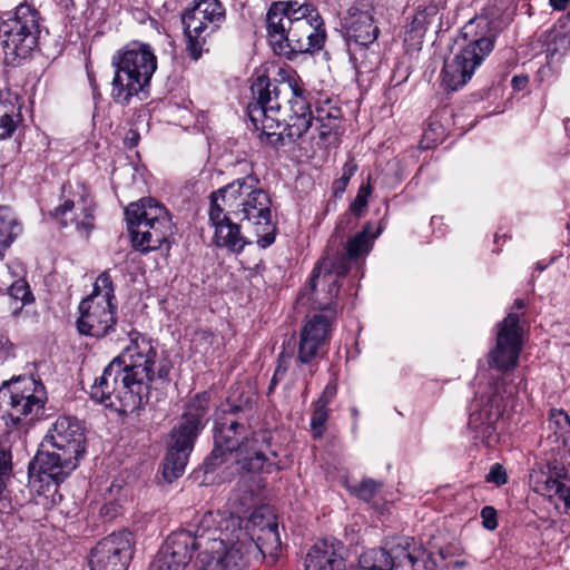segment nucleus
<instances>
[{
	"instance_id": "f257e3e1",
	"label": "nucleus",
	"mask_w": 570,
	"mask_h": 570,
	"mask_svg": "<svg viewBox=\"0 0 570 570\" xmlns=\"http://www.w3.org/2000/svg\"><path fill=\"white\" fill-rule=\"evenodd\" d=\"M271 80L259 76L250 90L255 102L248 106V117L261 140L274 148L293 144L309 134V140L318 148L333 144L341 126V108L326 101L313 115L295 79Z\"/></svg>"
},
{
	"instance_id": "f03ea898",
	"label": "nucleus",
	"mask_w": 570,
	"mask_h": 570,
	"mask_svg": "<svg viewBox=\"0 0 570 570\" xmlns=\"http://www.w3.org/2000/svg\"><path fill=\"white\" fill-rule=\"evenodd\" d=\"M157 350L153 340L137 331L129 343L104 370L91 386V397L119 413L139 409L155 380Z\"/></svg>"
},
{
	"instance_id": "7ed1b4c3",
	"label": "nucleus",
	"mask_w": 570,
	"mask_h": 570,
	"mask_svg": "<svg viewBox=\"0 0 570 570\" xmlns=\"http://www.w3.org/2000/svg\"><path fill=\"white\" fill-rule=\"evenodd\" d=\"M157 350L153 340L137 331L129 343L104 370L91 386V397L119 413L139 409L155 380Z\"/></svg>"
},
{
	"instance_id": "20e7f679",
	"label": "nucleus",
	"mask_w": 570,
	"mask_h": 570,
	"mask_svg": "<svg viewBox=\"0 0 570 570\" xmlns=\"http://www.w3.org/2000/svg\"><path fill=\"white\" fill-rule=\"evenodd\" d=\"M266 22L271 45L278 55L311 52L325 41L324 21L311 3L274 2Z\"/></svg>"
},
{
	"instance_id": "39448f33",
	"label": "nucleus",
	"mask_w": 570,
	"mask_h": 570,
	"mask_svg": "<svg viewBox=\"0 0 570 570\" xmlns=\"http://www.w3.org/2000/svg\"><path fill=\"white\" fill-rule=\"evenodd\" d=\"M42 448L29 469L60 483L78 466L86 451L85 428L76 417L60 416L48 431Z\"/></svg>"
},
{
	"instance_id": "423d86ee",
	"label": "nucleus",
	"mask_w": 570,
	"mask_h": 570,
	"mask_svg": "<svg viewBox=\"0 0 570 570\" xmlns=\"http://www.w3.org/2000/svg\"><path fill=\"white\" fill-rule=\"evenodd\" d=\"M240 223L254 228L257 244L266 248L275 240V225L272 222V200L261 187L258 177L248 174L212 193Z\"/></svg>"
},
{
	"instance_id": "0eeeda50",
	"label": "nucleus",
	"mask_w": 570,
	"mask_h": 570,
	"mask_svg": "<svg viewBox=\"0 0 570 570\" xmlns=\"http://www.w3.org/2000/svg\"><path fill=\"white\" fill-rule=\"evenodd\" d=\"M259 438L263 440L264 434L250 433L246 424L235 419L234 414H225L216 421L214 449L204 463L206 472L230 458L246 472H272L274 464L268 463L264 452L257 448Z\"/></svg>"
},
{
	"instance_id": "6e6552de",
	"label": "nucleus",
	"mask_w": 570,
	"mask_h": 570,
	"mask_svg": "<svg viewBox=\"0 0 570 570\" xmlns=\"http://www.w3.org/2000/svg\"><path fill=\"white\" fill-rule=\"evenodd\" d=\"M116 68L111 97L120 105H128L150 82L157 69V59L149 45L131 42L112 58Z\"/></svg>"
},
{
	"instance_id": "1a4fd4ad",
	"label": "nucleus",
	"mask_w": 570,
	"mask_h": 570,
	"mask_svg": "<svg viewBox=\"0 0 570 570\" xmlns=\"http://www.w3.org/2000/svg\"><path fill=\"white\" fill-rule=\"evenodd\" d=\"M474 28L473 21L466 23L462 37L455 40L451 53L444 58L441 83L449 91L463 87L493 49L494 35H481L474 32Z\"/></svg>"
},
{
	"instance_id": "9d476101",
	"label": "nucleus",
	"mask_w": 570,
	"mask_h": 570,
	"mask_svg": "<svg viewBox=\"0 0 570 570\" xmlns=\"http://www.w3.org/2000/svg\"><path fill=\"white\" fill-rule=\"evenodd\" d=\"M207 412L208 397L206 394L196 395L187 403L178 425L171 430L163 470L168 482L183 475L195 440L205 426Z\"/></svg>"
},
{
	"instance_id": "9b49d317",
	"label": "nucleus",
	"mask_w": 570,
	"mask_h": 570,
	"mask_svg": "<svg viewBox=\"0 0 570 570\" xmlns=\"http://www.w3.org/2000/svg\"><path fill=\"white\" fill-rule=\"evenodd\" d=\"M213 523V513L206 512L193 533L196 540L195 550H199L196 570H244L247 563L234 538L230 533L216 535L217 529H210Z\"/></svg>"
},
{
	"instance_id": "f8f14e48",
	"label": "nucleus",
	"mask_w": 570,
	"mask_h": 570,
	"mask_svg": "<svg viewBox=\"0 0 570 570\" xmlns=\"http://www.w3.org/2000/svg\"><path fill=\"white\" fill-rule=\"evenodd\" d=\"M128 229L135 248L141 252L158 249L171 234L167 209L154 198H141L125 209Z\"/></svg>"
},
{
	"instance_id": "ddd939ff",
	"label": "nucleus",
	"mask_w": 570,
	"mask_h": 570,
	"mask_svg": "<svg viewBox=\"0 0 570 570\" xmlns=\"http://www.w3.org/2000/svg\"><path fill=\"white\" fill-rule=\"evenodd\" d=\"M78 309L77 328L80 334L101 338L115 330L117 304L108 272L97 277L91 294L80 302Z\"/></svg>"
},
{
	"instance_id": "4468645a",
	"label": "nucleus",
	"mask_w": 570,
	"mask_h": 570,
	"mask_svg": "<svg viewBox=\"0 0 570 570\" xmlns=\"http://www.w3.org/2000/svg\"><path fill=\"white\" fill-rule=\"evenodd\" d=\"M39 12L28 3H20L12 16L0 23V42L7 65H19L38 46Z\"/></svg>"
},
{
	"instance_id": "2eb2a0df",
	"label": "nucleus",
	"mask_w": 570,
	"mask_h": 570,
	"mask_svg": "<svg viewBox=\"0 0 570 570\" xmlns=\"http://www.w3.org/2000/svg\"><path fill=\"white\" fill-rule=\"evenodd\" d=\"M225 20L226 9L219 0H195L194 6L184 11L181 22L190 58L197 60L208 51L212 36Z\"/></svg>"
},
{
	"instance_id": "dca6fc26",
	"label": "nucleus",
	"mask_w": 570,
	"mask_h": 570,
	"mask_svg": "<svg viewBox=\"0 0 570 570\" xmlns=\"http://www.w3.org/2000/svg\"><path fill=\"white\" fill-rule=\"evenodd\" d=\"M505 394L504 380H492L480 399V409L470 414L469 429L473 439L485 446L491 448L499 442L498 423L503 413Z\"/></svg>"
},
{
	"instance_id": "f3484780",
	"label": "nucleus",
	"mask_w": 570,
	"mask_h": 570,
	"mask_svg": "<svg viewBox=\"0 0 570 570\" xmlns=\"http://www.w3.org/2000/svg\"><path fill=\"white\" fill-rule=\"evenodd\" d=\"M45 402L43 385L31 377H17L0 389V403L8 407L14 423L33 421L42 413Z\"/></svg>"
},
{
	"instance_id": "a211bd4d",
	"label": "nucleus",
	"mask_w": 570,
	"mask_h": 570,
	"mask_svg": "<svg viewBox=\"0 0 570 570\" xmlns=\"http://www.w3.org/2000/svg\"><path fill=\"white\" fill-rule=\"evenodd\" d=\"M261 517L262 515L255 511L248 520V523L253 524L250 535L247 530H243L242 528L230 533L237 549L244 554L246 563H248L252 557H256L258 553L263 557L271 556L277 558L281 550L277 523L274 520H268L261 525V522L257 521Z\"/></svg>"
},
{
	"instance_id": "6ab92c4d",
	"label": "nucleus",
	"mask_w": 570,
	"mask_h": 570,
	"mask_svg": "<svg viewBox=\"0 0 570 570\" xmlns=\"http://www.w3.org/2000/svg\"><path fill=\"white\" fill-rule=\"evenodd\" d=\"M134 537L128 530L112 532L92 548L90 570H127L134 554Z\"/></svg>"
},
{
	"instance_id": "aec40b11",
	"label": "nucleus",
	"mask_w": 570,
	"mask_h": 570,
	"mask_svg": "<svg viewBox=\"0 0 570 570\" xmlns=\"http://www.w3.org/2000/svg\"><path fill=\"white\" fill-rule=\"evenodd\" d=\"M522 351V328L515 313H509L498 324L497 344L489 353V364L499 371H509L517 366Z\"/></svg>"
},
{
	"instance_id": "412c9836",
	"label": "nucleus",
	"mask_w": 570,
	"mask_h": 570,
	"mask_svg": "<svg viewBox=\"0 0 570 570\" xmlns=\"http://www.w3.org/2000/svg\"><path fill=\"white\" fill-rule=\"evenodd\" d=\"M529 484L535 493L557 498L570 508V475L557 460L537 463L530 471Z\"/></svg>"
},
{
	"instance_id": "4be33fe9",
	"label": "nucleus",
	"mask_w": 570,
	"mask_h": 570,
	"mask_svg": "<svg viewBox=\"0 0 570 570\" xmlns=\"http://www.w3.org/2000/svg\"><path fill=\"white\" fill-rule=\"evenodd\" d=\"M196 540L187 530L170 533L148 570H185L195 551Z\"/></svg>"
},
{
	"instance_id": "5701e85b",
	"label": "nucleus",
	"mask_w": 570,
	"mask_h": 570,
	"mask_svg": "<svg viewBox=\"0 0 570 570\" xmlns=\"http://www.w3.org/2000/svg\"><path fill=\"white\" fill-rule=\"evenodd\" d=\"M229 215L217 197L210 194L208 218L215 229L213 237L215 245L233 253H240L248 242L240 232V225L233 223Z\"/></svg>"
},
{
	"instance_id": "b1692460",
	"label": "nucleus",
	"mask_w": 570,
	"mask_h": 570,
	"mask_svg": "<svg viewBox=\"0 0 570 570\" xmlns=\"http://www.w3.org/2000/svg\"><path fill=\"white\" fill-rule=\"evenodd\" d=\"M52 216L61 226L73 225L82 236H88L94 228L95 220L92 199L88 196H79L77 200H65L55 208Z\"/></svg>"
},
{
	"instance_id": "393cba45",
	"label": "nucleus",
	"mask_w": 570,
	"mask_h": 570,
	"mask_svg": "<svg viewBox=\"0 0 570 570\" xmlns=\"http://www.w3.org/2000/svg\"><path fill=\"white\" fill-rule=\"evenodd\" d=\"M342 550L343 546L336 539L317 541L305 557V570H344Z\"/></svg>"
},
{
	"instance_id": "a878e982",
	"label": "nucleus",
	"mask_w": 570,
	"mask_h": 570,
	"mask_svg": "<svg viewBox=\"0 0 570 570\" xmlns=\"http://www.w3.org/2000/svg\"><path fill=\"white\" fill-rule=\"evenodd\" d=\"M347 36L350 46L366 48L372 45L379 36V28L373 23V16L368 9L351 7L346 18Z\"/></svg>"
},
{
	"instance_id": "bb28decb",
	"label": "nucleus",
	"mask_w": 570,
	"mask_h": 570,
	"mask_svg": "<svg viewBox=\"0 0 570 570\" xmlns=\"http://www.w3.org/2000/svg\"><path fill=\"white\" fill-rule=\"evenodd\" d=\"M380 233L381 228L374 230L370 223L366 224L360 233L346 243V253L338 256L335 263L332 264L333 272L337 275H345L350 268V261L367 254L372 248L373 240Z\"/></svg>"
},
{
	"instance_id": "cd10ccee",
	"label": "nucleus",
	"mask_w": 570,
	"mask_h": 570,
	"mask_svg": "<svg viewBox=\"0 0 570 570\" xmlns=\"http://www.w3.org/2000/svg\"><path fill=\"white\" fill-rule=\"evenodd\" d=\"M386 549L393 561L394 568L414 569L424 554L423 548L413 538H392L385 541Z\"/></svg>"
},
{
	"instance_id": "c85d7f7f",
	"label": "nucleus",
	"mask_w": 570,
	"mask_h": 570,
	"mask_svg": "<svg viewBox=\"0 0 570 570\" xmlns=\"http://www.w3.org/2000/svg\"><path fill=\"white\" fill-rule=\"evenodd\" d=\"M322 313L315 314L306 322L303 328H311L309 336L328 344L332 331V322L335 317V309L330 303L325 307H321Z\"/></svg>"
},
{
	"instance_id": "c756f323",
	"label": "nucleus",
	"mask_w": 570,
	"mask_h": 570,
	"mask_svg": "<svg viewBox=\"0 0 570 570\" xmlns=\"http://www.w3.org/2000/svg\"><path fill=\"white\" fill-rule=\"evenodd\" d=\"M21 227L9 207H0V259L20 234Z\"/></svg>"
},
{
	"instance_id": "7c9ffc66",
	"label": "nucleus",
	"mask_w": 570,
	"mask_h": 570,
	"mask_svg": "<svg viewBox=\"0 0 570 570\" xmlns=\"http://www.w3.org/2000/svg\"><path fill=\"white\" fill-rule=\"evenodd\" d=\"M440 22L441 17L439 16L438 7L429 6L414 14L407 32L413 35V38L420 39L428 29L438 27Z\"/></svg>"
},
{
	"instance_id": "2f4dec72",
	"label": "nucleus",
	"mask_w": 570,
	"mask_h": 570,
	"mask_svg": "<svg viewBox=\"0 0 570 570\" xmlns=\"http://www.w3.org/2000/svg\"><path fill=\"white\" fill-rule=\"evenodd\" d=\"M309 327L302 328L298 346V360L304 364H309L313 360L322 357L327 352V345L317 338L309 336Z\"/></svg>"
},
{
	"instance_id": "473e14b6",
	"label": "nucleus",
	"mask_w": 570,
	"mask_h": 570,
	"mask_svg": "<svg viewBox=\"0 0 570 570\" xmlns=\"http://www.w3.org/2000/svg\"><path fill=\"white\" fill-rule=\"evenodd\" d=\"M362 570H393V561L386 546L363 552L358 560Z\"/></svg>"
},
{
	"instance_id": "72a5a7b5",
	"label": "nucleus",
	"mask_w": 570,
	"mask_h": 570,
	"mask_svg": "<svg viewBox=\"0 0 570 570\" xmlns=\"http://www.w3.org/2000/svg\"><path fill=\"white\" fill-rule=\"evenodd\" d=\"M11 299L20 302V305L13 308V314H17L22 306L33 301V295L27 281L22 278L17 279L10 285L7 293H0V304H6Z\"/></svg>"
},
{
	"instance_id": "f704fd0d",
	"label": "nucleus",
	"mask_w": 570,
	"mask_h": 570,
	"mask_svg": "<svg viewBox=\"0 0 570 570\" xmlns=\"http://www.w3.org/2000/svg\"><path fill=\"white\" fill-rule=\"evenodd\" d=\"M20 121V115L16 106L7 100L0 99V139L10 137Z\"/></svg>"
},
{
	"instance_id": "c9c22d12",
	"label": "nucleus",
	"mask_w": 570,
	"mask_h": 570,
	"mask_svg": "<svg viewBox=\"0 0 570 570\" xmlns=\"http://www.w3.org/2000/svg\"><path fill=\"white\" fill-rule=\"evenodd\" d=\"M549 428L563 445L570 442V417L563 410L552 409L550 411Z\"/></svg>"
},
{
	"instance_id": "e433bc0d",
	"label": "nucleus",
	"mask_w": 570,
	"mask_h": 570,
	"mask_svg": "<svg viewBox=\"0 0 570 570\" xmlns=\"http://www.w3.org/2000/svg\"><path fill=\"white\" fill-rule=\"evenodd\" d=\"M215 341V335L207 330H198L191 338V347L196 353L206 355Z\"/></svg>"
},
{
	"instance_id": "4c0bfd02",
	"label": "nucleus",
	"mask_w": 570,
	"mask_h": 570,
	"mask_svg": "<svg viewBox=\"0 0 570 570\" xmlns=\"http://www.w3.org/2000/svg\"><path fill=\"white\" fill-rule=\"evenodd\" d=\"M328 417L327 405H324L323 401H316L314 404V411L311 417V428L315 436H321L324 431V425Z\"/></svg>"
},
{
	"instance_id": "58836bf2",
	"label": "nucleus",
	"mask_w": 570,
	"mask_h": 570,
	"mask_svg": "<svg viewBox=\"0 0 570 570\" xmlns=\"http://www.w3.org/2000/svg\"><path fill=\"white\" fill-rule=\"evenodd\" d=\"M372 194V186L370 179L366 184H362L358 188L357 195L354 202L351 204L350 208L352 213L356 216H361L365 208L367 207V199Z\"/></svg>"
},
{
	"instance_id": "ea45409f",
	"label": "nucleus",
	"mask_w": 570,
	"mask_h": 570,
	"mask_svg": "<svg viewBox=\"0 0 570 570\" xmlns=\"http://www.w3.org/2000/svg\"><path fill=\"white\" fill-rule=\"evenodd\" d=\"M382 484L372 480L367 479L364 480L355 490L356 495L364 500L370 501L374 498L376 492L381 489Z\"/></svg>"
},
{
	"instance_id": "a19ab883",
	"label": "nucleus",
	"mask_w": 570,
	"mask_h": 570,
	"mask_svg": "<svg viewBox=\"0 0 570 570\" xmlns=\"http://www.w3.org/2000/svg\"><path fill=\"white\" fill-rule=\"evenodd\" d=\"M357 171V165L353 159L347 160L342 168V176L335 181L336 189L343 193L352 176Z\"/></svg>"
},
{
	"instance_id": "79ce46f5",
	"label": "nucleus",
	"mask_w": 570,
	"mask_h": 570,
	"mask_svg": "<svg viewBox=\"0 0 570 570\" xmlns=\"http://www.w3.org/2000/svg\"><path fill=\"white\" fill-rule=\"evenodd\" d=\"M485 479L488 482L495 483L497 485H503L508 482V474L503 465L494 463L491 465L490 472Z\"/></svg>"
},
{
	"instance_id": "37998d69",
	"label": "nucleus",
	"mask_w": 570,
	"mask_h": 570,
	"mask_svg": "<svg viewBox=\"0 0 570 570\" xmlns=\"http://www.w3.org/2000/svg\"><path fill=\"white\" fill-rule=\"evenodd\" d=\"M481 518L485 529L494 530L498 527L497 511L493 507H483L481 510Z\"/></svg>"
},
{
	"instance_id": "c03bdc74",
	"label": "nucleus",
	"mask_w": 570,
	"mask_h": 570,
	"mask_svg": "<svg viewBox=\"0 0 570 570\" xmlns=\"http://www.w3.org/2000/svg\"><path fill=\"white\" fill-rule=\"evenodd\" d=\"M336 392H337L336 384L330 382L325 386L322 395L317 399V401H323L324 405H328L330 402L332 401V399L335 396Z\"/></svg>"
},
{
	"instance_id": "a18cd8bd",
	"label": "nucleus",
	"mask_w": 570,
	"mask_h": 570,
	"mask_svg": "<svg viewBox=\"0 0 570 570\" xmlns=\"http://www.w3.org/2000/svg\"><path fill=\"white\" fill-rule=\"evenodd\" d=\"M12 351V344L8 337L0 335V361L8 358Z\"/></svg>"
},
{
	"instance_id": "49530a36",
	"label": "nucleus",
	"mask_w": 570,
	"mask_h": 570,
	"mask_svg": "<svg viewBox=\"0 0 570 570\" xmlns=\"http://www.w3.org/2000/svg\"><path fill=\"white\" fill-rule=\"evenodd\" d=\"M341 275H337L336 274V277H340ZM340 292V284H338V281L337 278L335 279H332L330 282V285H328V295L331 296V303L333 304V308L336 311V304L333 302V298L336 297V295L338 294ZM330 304V302H328ZM327 305V303L323 306L325 307Z\"/></svg>"
},
{
	"instance_id": "de8ad7c7",
	"label": "nucleus",
	"mask_w": 570,
	"mask_h": 570,
	"mask_svg": "<svg viewBox=\"0 0 570 570\" xmlns=\"http://www.w3.org/2000/svg\"><path fill=\"white\" fill-rule=\"evenodd\" d=\"M512 86L517 90L523 89L528 83V77L527 76H514L512 78Z\"/></svg>"
},
{
	"instance_id": "09e8293b",
	"label": "nucleus",
	"mask_w": 570,
	"mask_h": 570,
	"mask_svg": "<svg viewBox=\"0 0 570 570\" xmlns=\"http://www.w3.org/2000/svg\"><path fill=\"white\" fill-rule=\"evenodd\" d=\"M170 367L167 364H160L157 371V376L160 380L168 381L169 380Z\"/></svg>"
},
{
	"instance_id": "8fccbe9b",
	"label": "nucleus",
	"mask_w": 570,
	"mask_h": 570,
	"mask_svg": "<svg viewBox=\"0 0 570 570\" xmlns=\"http://www.w3.org/2000/svg\"><path fill=\"white\" fill-rule=\"evenodd\" d=\"M569 2L570 0H549L550 6L558 11L564 10Z\"/></svg>"
},
{
	"instance_id": "3c124183",
	"label": "nucleus",
	"mask_w": 570,
	"mask_h": 570,
	"mask_svg": "<svg viewBox=\"0 0 570 570\" xmlns=\"http://www.w3.org/2000/svg\"><path fill=\"white\" fill-rule=\"evenodd\" d=\"M285 372H286V368H283L281 366H278L276 370H275V373L272 377V381H271V386H269V390H272L274 387V385L277 384L278 380L282 379V376L285 375Z\"/></svg>"
},
{
	"instance_id": "603ef678",
	"label": "nucleus",
	"mask_w": 570,
	"mask_h": 570,
	"mask_svg": "<svg viewBox=\"0 0 570 570\" xmlns=\"http://www.w3.org/2000/svg\"><path fill=\"white\" fill-rule=\"evenodd\" d=\"M320 277V272L315 268L311 276V287L314 291L316 287V279Z\"/></svg>"
},
{
	"instance_id": "864d4df0",
	"label": "nucleus",
	"mask_w": 570,
	"mask_h": 570,
	"mask_svg": "<svg viewBox=\"0 0 570 570\" xmlns=\"http://www.w3.org/2000/svg\"><path fill=\"white\" fill-rule=\"evenodd\" d=\"M253 500V492H249V493H246L245 497H244V501L242 502V504L244 507H248L250 505V502Z\"/></svg>"
},
{
	"instance_id": "5fc2aeb1",
	"label": "nucleus",
	"mask_w": 570,
	"mask_h": 570,
	"mask_svg": "<svg viewBox=\"0 0 570 570\" xmlns=\"http://www.w3.org/2000/svg\"><path fill=\"white\" fill-rule=\"evenodd\" d=\"M513 307L517 309H521L524 307V301L521 298H518L514 301Z\"/></svg>"
},
{
	"instance_id": "6e6d98bb",
	"label": "nucleus",
	"mask_w": 570,
	"mask_h": 570,
	"mask_svg": "<svg viewBox=\"0 0 570 570\" xmlns=\"http://www.w3.org/2000/svg\"><path fill=\"white\" fill-rule=\"evenodd\" d=\"M465 566V561L464 560H458L453 563V567L459 569V568H462Z\"/></svg>"
},
{
	"instance_id": "4d7b16f0",
	"label": "nucleus",
	"mask_w": 570,
	"mask_h": 570,
	"mask_svg": "<svg viewBox=\"0 0 570 570\" xmlns=\"http://www.w3.org/2000/svg\"><path fill=\"white\" fill-rule=\"evenodd\" d=\"M476 24H478V27L487 28L488 21L485 19H479Z\"/></svg>"
},
{
	"instance_id": "13d9d810",
	"label": "nucleus",
	"mask_w": 570,
	"mask_h": 570,
	"mask_svg": "<svg viewBox=\"0 0 570 570\" xmlns=\"http://www.w3.org/2000/svg\"><path fill=\"white\" fill-rule=\"evenodd\" d=\"M101 512H102L104 514L108 515V514H109V512H110V508H109L108 505H105V507H102Z\"/></svg>"
},
{
	"instance_id": "bf43d9fd",
	"label": "nucleus",
	"mask_w": 570,
	"mask_h": 570,
	"mask_svg": "<svg viewBox=\"0 0 570 570\" xmlns=\"http://www.w3.org/2000/svg\"><path fill=\"white\" fill-rule=\"evenodd\" d=\"M126 140H130V146H134L136 144L137 138L136 137H126Z\"/></svg>"
},
{
	"instance_id": "052dcab7",
	"label": "nucleus",
	"mask_w": 570,
	"mask_h": 570,
	"mask_svg": "<svg viewBox=\"0 0 570 570\" xmlns=\"http://www.w3.org/2000/svg\"><path fill=\"white\" fill-rule=\"evenodd\" d=\"M564 127H566L567 130L570 128V119H567L564 121Z\"/></svg>"
}]
</instances>
